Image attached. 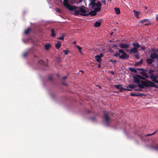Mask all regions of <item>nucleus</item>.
Returning <instances> with one entry per match:
<instances>
[{"label": "nucleus", "mask_w": 158, "mask_h": 158, "mask_svg": "<svg viewBox=\"0 0 158 158\" xmlns=\"http://www.w3.org/2000/svg\"><path fill=\"white\" fill-rule=\"evenodd\" d=\"M153 82L157 83V85L148 80H133V82L136 84V85L134 84L128 85L126 86V88L124 89L125 90L131 91L132 89L136 91H141L139 89H136L137 86L139 88L143 89L145 87H152L158 88V80H151Z\"/></svg>", "instance_id": "obj_1"}, {"label": "nucleus", "mask_w": 158, "mask_h": 158, "mask_svg": "<svg viewBox=\"0 0 158 158\" xmlns=\"http://www.w3.org/2000/svg\"><path fill=\"white\" fill-rule=\"evenodd\" d=\"M69 0H63V4L64 7L70 11H73L78 7L76 6H73L69 3Z\"/></svg>", "instance_id": "obj_2"}, {"label": "nucleus", "mask_w": 158, "mask_h": 158, "mask_svg": "<svg viewBox=\"0 0 158 158\" xmlns=\"http://www.w3.org/2000/svg\"><path fill=\"white\" fill-rule=\"evenodd\" d=\"M103 120H104V122L105 123L106 126H108L110 123L111 119L108 116V113L106 111L104 112Z\"/></svg>", "instance_id": "obj_3"}, {"label": "nucleus", "mask_w": 158, "mask_h": 158, "mask_svg": "<svg viewBox=\"0 0 158 158\" xmlns=\"http://www.w3.org/2000/svg\"><path fill=\"white\" fill-rule=\"evenodd\" d=\"M129 56L122 49H119V58L123 59L128 58Z\"/></svg>", "instance_id": "obj_4"}, {"label": "nucleus", "mask_w": 158, "mask_h": 158, "mask_svg": "<svg viewBox=\"0 0 158 158\" xmlns=\"http://www.w3.org/2000/svg\"><path fill=\"white\" fill-rule=\"evenodd\" d=\"M77 9H79L80 15L83 16H88V15L86 14V11L85 10L82 8L81 7H78Z\"/></svg>", "instance_id": "obj_5"}, {"label": "nucleus", "mask_w": 158, "mask_h": 158, "mask_svg": "<svg viewBox=\"0 0 158 158\" xmlns=\"http://www.w3.org/2000/svg\"><path fill=\"white\" fill-rule=\"evenodd\" d=\"M103 56L102 53H100L99 55H97L95 56L94 58L95 60L98 63H100L102 59L101 57Z\"/></svg>", "instance_id": "obj_6"}, {"label": "nucleus", "mask_w": 158, "mask_h": 158, "mask_svg": "<svg viewBox=\"0 0 158 158\" xmlns=\"http://www.w3.org/2000/svg\"><path fill=\"white\" fill-rule=\"evenodd\" d=\"M137 69L138 70H142L140 74L145 77L146 78H148V76L146 73V71L145 70L142 69Z\"/></svg>", "instance_id": "obj_7"}, {"label": "nucleus", "mask_w": 158, "mask_h": 158, "mask_svg": "<svg viewBox=\"0 0 158 158\" xmlns=\"http://www.w3.org/2000/svg\"><path fill=\"white\" fill-rule=\"evenodd\" d=\"M119 46H120V48L126 49H127L129 47L128 44L124 43L119 44Z\"/></svg>", "instance_id": "obj_8"}, {"label": "nucleus", "mask_w": 158, "mask_h": 158, "mask_svg": "<svg viewBox=\"0 0 158 158\" xmlns=\"http://www.w3.org/2000/svg\"><path fill=\"white\" fill-rule=\"evenodd\" d=\"M125 50L127 52H129L130 53H131L136 54L138 53L137 49L134 48L130 50L127 49Z\"/></svg>", "instance_id": "obj_9"}, {"label": "nucleus", "mask_w": 158, "mask_h": 158, "mask_svg": "<svg viewBox=\"0 0 158 158\" xmlns=\"http://www.w3.org/2000/svg\"><path fill=\"white\" fill-rule=\"evenodd\" d=\"M150 57L152 59H158V54L156 52H153L151 54Z\"/></svg>", "instance_id": "obj_10"}, {"label": "nucleus", "mask_w": 158, "mask_h": 158, "mask_svg": "<svg viewBox=\"0 0 158 158\" xmlns=\"http://www.w3.org/2000/svg\"><path fill=\"white\" fill-rule=\"evenodd\" d=\"M131 96H136L137 97H144L145 96V94L143 93H138L137 94H135L131 93V94H130Z\"/></svg>", "instance_id": "obj_11"}, {"label": "nucleus", "mask_w": 158, "mask_h": 158, "mask_svg": "<svg viewBox=\"0 0 158 158\" xmlns=\"http://www.w3.org/2000/svg\"><path fill=\"white\" fill-rule=\"evenodd\" d=\"M88 16L90 15L91 16H94L97 15V13L94 10H92L90 11L88 14H87Z\"/></svg>", "instance_id": "obj_12"}, {"label": "nucleus", "mask_w": 158, "mask_h": 158, "mask_svg": "<svg viewBox=\"0 0 158 158\" xmlns=\"http://www.w3.org/2000/svg\"><path fill=\"white\" fill-rule=\"evenodd\" d=\"M134 79H144L143 77L139 75H136L133 77Z\"/></svg>", "instance_id": "obj_13"}, {"label": "nucleus", "mask_w": 158, "mask_h": 158, "mask_svg": "<svg viewBox=\"0 0 158 158\" xmlns=\"http://www.w3.org/2000/svg\"><path fill=\"white\" fill-rule=\"evenodd\" d=\"M80 11L79 9L78 10H75L74 11V15L75 16H77L80 15Z\"/></svg>", "instance_id": "obj_14"}, {"label": "nucleus", "mask_w": 158, "mask_h": 158, "mask_svg": "<svg viewBox=\"0 0 158 158\" xmlns=\"http://www.w3.org/2000/svg\"><path fill=\"white\" fill-rule=\"evenodd\" d=\"M132 45L134 46V48H135L136 49H137L139 47V45L138 43H133Z\"/></svg>", "instance_id": "obj_15"}, {"label": "nucleus", "mask_w": 158, "mask_h": 158, "mask_svg": "<svg viewBox=\"0 0 158 158\" xmlns=\"http://www.w3.org/2000/svg\"><path fill=\"white\" fill-rule=\"evenodd\" d=\"M133 12L134 13V15L137 18H139V12L135 11V10H133Z\"/></svg>", "instance_id": "obj_16"}, {"label": "nucleus", "mask_w": 158, "mask_h": 158, "mask_svg": "<svg viewBox=\"0 0 158 158\" xmlns=\"http://www.w3.org/2000/svg\"><path fill=\"white\" fill-rule=\"evenodd\" d=\"M60 46L61 43L59 41H58L57 44H55V47L57 49H58L60 47Z\"/></svg>", "instance_id": "obj_17"}, {"label": "nucleus", "mask_w": 158, "mask_h": 158, "mask_svg": "<svg viewBox=\"0 0 158 158\" xmlns=\"http://www.w3.org/2000/svg\"><path fill=\"white\" fill-rule=\"evenodd\" d=\"M51 36L52 37H54L56 36V34L55 32V31L54 29H52L51 30Z\"/></svg>", "instance_id": "obj_18"}, {"label": "nucleus", "mask_w": 158, "mask_h": 158, "mask_svg": "<svg viewBox=\"0 0 158 158\" xmlns=\"http://www.w3.org/2000/svg\"><path fill=\"white\" fill-rule=\"evenodd\" d=\"M101 23L100 22H95L94 24V26L95 27H98L100 26Z\"/></svg>", "instance_id": "obj_19"}, {"label": "nucleus", "mask_w": 158, "mask_h": 158, "mask_svg": "<svg viewBox=\"0 0 158 158\" xmlns=\"http://www.w3.org/2000/svg\"><path fill=\"white\" fill-rule=\"evenodd\" d=\"M51 45L49 44H47L45 45L44 48L46 50H48L51 47Z\"/></svg>", "instance_id": "obj_20"}, {"label": "nucleus", "mask_w": 158, "mask_h": 158, "mask_svg": "<svg viewBox=\"0 0 158 158\" xmlns=\"http://www.w3.org/2000/svg\"><path fill=\"white\" fill-rule=\"evenodd\" d=\"M76 46L78 50V51L81 54H82V52L81 51V48L77 45H76Z\"/></svg>", "instance_id": "obj_21"}, {"label": "nucleus", "mask_w": 158, "mask_h": 158, "mask_svg": "<svg viewBox=\"0 0 158 158\" xmlns=\"http://www.w3.org/2000/svg\"><path fill=\"white\" fill-rule=\"evenodd\" d=\"M146 61L148 64H150L152 63V60L151 59H147Z\"/></svg>", "instance_id": "obj_22"}, {"label": "nucleus", "mask_w": 158, "mask_h": 158, "mask_svg": "<svg viewBox=\"0 0 158 158\" xmlns=\"http://www.w3.org/2000/svg\"><path fill=\"white\" fill-rule=\"evenodd\" d=\"M101 9V7H97L94 8V11L95 12H99Z\"/></svg>", "instance_id": "obj_23"}, {"label": "nucleus", "mask_w": 158, "mask_h": 158, "mask_svg": "<svg viewBox=\"0 0 158 158\" xmlns=\"http://www.w3.org/2000/svg\"><path fill=\"white\" fill-rule=\"evenodd\" d=\"M31 29L30 28H28L25 31L24 33L25 34H27L29 32L31 31Z\"/></svg>", "instance_id": "obj_24"}, {"label": "nucleus", "mask_w": 158, "mask_h": 158, "mask_svg": "<svg viewBox=\"0 0 158 158\" xmlns=\"http://www.w3.org/2000/svg\"><path fill=\"white\" fill-rule=\"evenodd\" d=\"M102 5L100 2L98 1L96 3V6L97 7H101Z\"/></svg>", "instance_id": "obj_25"}, {"label": "nucleus", "mask_w": 158, "mask_h": 158, "mask_svg": "<svg viewBox=\"0 0 158 158\" xmlns=\"http://www.w3.org/2000/svg\"><path fill=\"white\" fill-rule=\"evenodd\" d=\"M129 70L131 71L134 72H136V69L133 68H130Z\"/></svg>", "instance_id": "obj_26"}, {"label": "nucleus", "mask_w": 158, "mask_h": 158, "mask_svg": "<svg viewBox=\"0 0 158 158\" xmlns=\"http://www.w3.org/2000/svg\"><path fill=\"white\" fill-rule=\"evenodd\" d=\"M38 63L40 64L44 65V62L42 60H40L38 61Z\"/></svg>", "instance_id": "obj_27"}, {"label": "nucleus", "mask_w": 158, "mask_h": 158, "mask_svg": "<svg viewBox=\"0 0 158 158\" xmlns=\"http://www.w3.org/2000/svg\"><path fill=\"white\" fill-rule=\"evenodd\" d=\"M64 35L63 34H62L61 36V37H59V38H58V39H59V40H63L64 39Z\"/></svg>", "instance_id": "obj_28"}, {"label": "nucleus", "mask_w": 158, "mask_h": 158, "mask_svg": "<svg viewBox=\"0 0 158 158\" xmlns=\"http://www.w3.org/2000/svg\"><path fill=\"white\" fill-rule=\"evenodd\" d=\"M115 12L117 15H118V8H115L114 9Z\"/></svg>", "instance_id": "obj_29"}, {"label": "nucleus", "mask_w": 158, "mask_h": 158, "mask_svg": "<svg viewBox=\"0 0 158 158\" xmlns=\"http://www.w3.org/2000/svg\"><path fill=\"white\" fill-rule=\"evenodd\" d=\"M148 20L147 19H144L143 20H141L140 22V23H144V22H145L146 21Z\"/></svg>", "instance_id": "obj_30"}, {"label": "nucleus", "mask_w": 158, "mask_h": 158, "mask_svg": "<svg viewBox=\"0 0 158 158\" xmlns=\"http://www.w3.org/2000/svg\"><path fill=\"white\" fill-rule=\"evenodd\" d=\"M63 52H64L65 55H67L68 54L69 51L68 50H64L63 51Z\"/></svg>", "instance_id": "obj_31"}, {"label": "nucleus", "mask_w": 158, "mask_h": 158, "mask_svg": "<svg viewBox=\"0 0 158 158\" xmlns=\"http://www.w3.org/2000/svg\"><path fill=\"white\" fill-rule=\"evenodd\" d=\"M153 149L158 151V146H154L153 147Z\"/></svg>", "instance_id": "obj_32"}, {"label": "nucleus", "mask_w": 158, "mask_h": 158, "mask_svg": "<svg viewBox=\"0 0 158 158\" xmlns=\"http://www.w3.org/2000/svg\"><path fill=\"white\" fill-rule=\"evenodd\" d=\"M150 78L151 79H156L157 78L155 76L152 75L150 77Z\"/></svg>", "instance_id": "obj_33"}, {"label": "nucleus", "mask_w": 158, "mask_h": 158, "mask_svg": "<svg viewBox=\"0 0 158 158\" xmlns=\"http://www.w3.org/2000/svg\"><path fill=\"white\" fill-rule=\"evenodd\" d=\"M28 54L27 52H25L23 54V56L24 57H25Z\"/></svg>", "instance_id": "obj_34"}, {"label": "nucleus", "mask_w": 158, "mask_h": 158, "mask_svg": "<svg viewBox=\"0 0 158 158\" xmlns=\"http://www.w3.org/2000/svg\"><path fill=\"white\" fill-rule=\"evenodd\" d=\"M135 57L136 58H137L138 59H139V56L138 54H135Z\"/></svg>", "instance_id": "obj_35"}, {"label": "nucleus", "mask_w": 158, "mask_h": 158, "mask_svg": "<svg viewBox=\"0 0 158 158\" xmlns=\"http://www.w3.org/2000/svg\"><path fill=\"white\" fill-rule=\"evenodd\" d=\"M142 63V59H141L139 62L137 63V64L138 65L141 64Z\"/></svg>", "instance_id": "obj_36"}, {"label": "nucleus", "mask_w": 158, "mask_h": 158, "mask_svg": "<svg viewBox=\"0 0 158 158\" xmlns=\"http://www.w3.org/2000/svg\"><path fill=\"white\" fill-rule=\"evenodd\" d=\"M48 79H53V77H52V75H50L49 77L48 78Z\"/></svg>", "instance_id": "obj_37"}, {"label": "nucleus", "mask_w": 158, "mask_h": 158, "mask_svg": "<svg viewBox=\"0 0 158 158\" xmlns=\"http://www.w3.org/2000/svg\"><path fill=\"white\" fill-rule=\"evenodd\" d=\"M102 2L104 4H106V1H105V0H103L102 1Z\"/></svg>", "instance_id": "obj_38"}, {"label": "nucleus", "mask_w": 158, "mask_h": 158, "mask_svg": "<svg viewBox=\"0 0 158 158\" xmlns=\"http://www.w3.org/2000/svg\"><path fill=\"white\" fill-rule=\"evenodd\" d=\"M152 135H151V134H148L147 135H145V137H146V136H151Z\"/></svg>", "instance_id": "obj_39"}, {"label": "nucleus", "mask_w": 158, "mask_h": 158, "mask_svg": "<svg viewBox=\"0 0 158 158\" xmlns=\"http://www.w3.org/2000/svg\"><path fill=\"white\" fill-rule=\"evenodd\" d=\"M157 131H158V130L156 131H155L154 132L151 134V135H153L154 134H156V132Z\"/></svg>", "instance_id": "obj_40"}, {"label": "nucleus", "mask_w": 158, "mask_h": 158, "mask_svg": "<svg viewBox=\"0 0 158 158\" xmlns=\"http://www.w3.org/2000/svg\"><path fill=\"white\" fill-rule=\"evenodd\" d=\"M67 78H68V77H67V76H64L63 77L62 79H66Z\"/></svg>", "instance_id": "obj_41"}, {"label": "nucleus", "mask_w": 158, "mask_h": 158, "mask_svg": "<svg viewBox=\"0 0 158 158\" xmlns=\"http://www.w3.org/2000/svg\"><path fill=\"white\" fill-rule=\"evenodd\" d=\"M156 19L157 20H158V14L156 15Z\"/></svg>", "instance_id": "obj_42"}, {"label": "nucleus", "mask_w": 158, "mask_h": 158, "mask_svg": "<svg viewBox=\"0 0 158 158\" xmlns=\"http://www.w3.org/2000/svg\"><path fill=\"white\" fill-rule=\"evenodd\" d=\"M115 87L117 88V89H118L119 88V85L118 84L115 85Z\"/></svg>", "instance_id": "obj_43"}, {"label": "nucleus", "mask_w": 158, "mask_h": 158, "mask_svg": "<svg viewBox=\"0 0 158 158\" xmlns=\"http://www.w3.org/2000/svg\"><path fill=\"white\" fill-rule=\"evenodd\" d=\"M56 10L57 11L59 12H60V10L58 8H56Z\"/></svg>", "instance_id": "obj_44"}, {"label": "nucleus", "mask_w": 158, "mask_h": 158, "mask_svg": "<svg viewBox=\"0 0 158 158\" xmlns=\"http://www.w3.org/2000/svg\"><path fill=\"white\" fill-rule=\"evenodd\" d=\"M110 61H111V62H113L114 63H115L116 62V60H111Z\"/></svg>", "instance_id": "obj_45"}, {"label": "nucleus", "mask_w": 158, "mask_h": 158, "mask_svg": "<svg viewBox=\"0 0 158 158\" xmlns=\"http://www.w3.org/2000/svg\"><path fill=\"white\" fill-rule=\"evenodd\" d=\"M56 76H57V78H60V75L59 74H56Z\"/></svg>", "instance_id": "obj_46"}, {"label": "nucleus", "mask_w": 158, "mask_h": 158, "mask_svg": "<svg viewBox=\"0 0 158 158\" xmlns=\"http://www.w3.org/2000/svg\"><path fill=\"white\" fill-rule=\"evenodd\" d=\"M79 72H81V73H84V72H83V71H82V70H80V71H79Z\"/></svg>", "instance_id": "obj_47"}, {"label": "nucleus", "mask_w": 158, "mask_h": 158, "mask_svg": "<svg viewBox=\"0 0 158 158\" xmlns=\"http://www.w3.org/2000/svg\"><path fill=\"white\" fill-rule=\"evenodd\" d=\"M115 56H118V53H117L115 54Z\"/></svg>", "instance_id": "obj_48"}, {"label": "nucleus", "mask_w": 158, "mask_h": 158, "mask_svg": "<svg viewBox=\"0 0 158 158\" xmlns=\"http://www.w3.org/2000/svg\"><path fill=\"white\" fill-rule=\"evenodd\" d=\"M73 44H76V41H73Z\"/></svg>", "instance_id": "obj_49"}, {"label": "nucleus", "mask_w": 158, "mask_h": 158, "mask_svg": "<svg viewBox=\"0 0 158 158\" xmlns=\"http://www.w3.org/2000/svg\"><path fill=\"white\" fill-rule=\"evenodd\" d=\"M110 73L112 74H114V72H113V71H112V72H110Z\"/></svg>", "instance_id": "obj_50"}, {"label": "nucleus", "mask_w": 158, "mask_h": 158, "mask_svg": "<svg viewBox=\"0 0 158 158\" xmlns=\"http://www.w3.org/2000/svg\"><path fill=\"white\" fill-rule=\"evenodd\" d=\"M100 66H101L100 64H99L98 65V67H100Z\"/></svg>", "instance_id": "obj_51"}, {"label": "nucleus", "mask_w": 158, "mask_h": 158, "mask_svg": "<svg viewBox=\"0 0 158 158\" xmlns=\"http://www.w3.org/2000/svg\"><path fill=\"white\" fill-rule=\"evenodd\" d=\"M122 90L121 89H119V91H122Z\"/></svg>", "instance_id": "obj_52"}, {"label": "nucleus", "mask_w": 158, "mask_h": 158, "mask_svg": "<svg viewBox=\"0 0 158 158\" xmlns=\"http://www.w3.org/2000/svg\"><path fill=\"white\" fill-rule=\"evenodd\" d=\"M113 32H112V33H110L111 35H112V34H113Z\"/></svg>", "instance_id": "obj_53"}, {"label": "nucleus", "mask_w": 158, "mask_h": 158, "mask_svg": "<svg viewBox=\"0 0 158 158\" xmlns=\"http://www.w3.org/2000/svg\"><path fill=\"white\" fill-rule=\"evenodd\" d=\"M34 57H37V56H35V55L34 56Z\"/></svg>", "instance_id": "obj_54"}, {"label": "nucleus", "mask_w": 158, "mask_h": 158, "mask_svg": "<svg viewBox=\"0 0 158 158\" xmlns=\"http://www.w3.org/2000/svg\"><path fill=\"white\" fill-rule=\"evenodd\" d=\"M63 84L65 85H66V84H65V83H63Z\"/></svg>", "instance_id": "obj_55"}, {"label": "nucleus", "mask_w": 158, "mask_h": 158, "mask_svg": "<svg viewBox=\"0 0 158 158\" xmlns=\"http://www.w3.org/2000/svg\"><path fill=\"white\" fill-rule=\"evenodd\" d=\"M94 120V118H93V119H92V120Z\"/></svg>", "instance_id": "obj_56"}, {"label": "nucleus", "mask_w": 158, "mask_h": 158, "mask_svg": "<svg viewBox=\"0 0 158 158\" xmlns=\"http://www.w3.org/2000/svg\"><path fill=\"white\" fill-rule=\"evenodd\" d=\"M119 14L120 13V10H119Z\"/></svg>", "instance_id": "obj_57"}, {"label": "nucleus", "mask_w": 158, "mask_h": 158, "mask_svg": "<svg viewBox=\"0 0 158 158\" xmlns=\"http://www.w3.org/2000/svg\"><path fill=\"white\" fill-rule=\"evenodd\" d=\"M81 1H82V0H81Z\"/></svg>", "instance_id": "obj_58"}]
</instances>
